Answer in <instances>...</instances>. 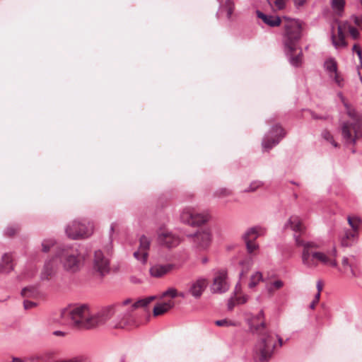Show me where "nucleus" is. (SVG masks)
I'll list each match as a JSON object with an SVG mask.
<instances>
[{
	"label": "nucleus",
	"mask_w": 362,
	"mask_h": 362,
	"mask_svg": "<svg viewBox=\"0 0 362 362\" xmlns=\"http://www.w3.org/2000/svg\"><path fill=\"white\" fill-rule=\"evenodd\" d=\"M131 303L132 300L127 298L122 303L105 306L93 315H90L88 305H81L63 310L61 315L63 319L69 321L75 327L92 329L104 325L117 311H121L124 306Z\"/></svg>",
	"instance_id": "f257e3e1"
},
{
	"label": "nucleus",
	"mask_w": 362,
	"mask_h": 362,
	"mask_svg": "<svg viewBox=\"0 0 362 362\" xmlns=\"http://www.w3.org/2000/svg\"><path fill=\"white\" fill-rule=\"evenodd\" d=\"M250 331L258 334L259 339L254 348V358L257 362H268L272 358L276 346L274 337L272 332L265 331L264 313L261 310L256 315L248 320Z\"/></svg>",
	"instance_id": "f03ea898"
},
{
	"label": "nucleus",
	"mask_w": 362,
	"mask_h": 362,
	"mask_svg": "<svg viewBox=\"0 0 362 362\" xmlns=\"http://www.w3.org/2000/svg\"><path fill=\"white\" fill-rule=\"evenodd\" d=\"M339 95L349 117L341 124V136L346 143L354 144L362 138V115L349 104L341 93Z\"/></svg>",
	"instance_id": "7ed1b4c3"
},
{
	"label": "nucleus",
	"mask_w": 362,
	"mask_h": 362,
	"mask_svg": "<svg viewBox=\"0 0 362 362\" xmlns=\"http://www.w3.org/2000/svg\"><path fill=\"white\" fill-rule=\"evenodd\" d=\"M284 28V45L290 54L291 63L295 66H299L302 63L303 54L301 50L296 52L301 37V23L296 20H290L285 23Z\"/></svg>",
	"instance_id": "20e7f679"
},
{
	"label": "nucleus",
	"mask_w": 362,
	"mask_h": 362,
	"mask_svg": "<svg viewBox=\"0 0 362 362\" xmlns=\"http://www.w3.org/2000/svg\"><path fill=\"white\" fill-rule=\"evenodd\" d=\"M155 299V296H148L142 299H139L132 303V308L126 311H123L119 314L112 322V325L115 329H131L139 326L136 317L132 314L133 310L139 308H146L148 304Z\"/></svg>",
	"instance_id": "39448f33"
},
{
	"label": "nucleus",
	"mask_w": 362,
	"mask_h": 362,
	"mask_svg": "<svg viewBox=\"0 0 362 362\" xmlns=\"http://www.w3.org/2000/svg\"><path fill=\"white\" fill-rule=\"evenodd\" d=\"M56 256L59 258L64 269L69 273L79 272L84 265L85 256L78 250H70L65 247H58Z\"/></svg>",
	"instance_id": "423d86ee"
},
{
	"label": "nucleus",
	"mask_w": 362,
	"mask_h": 362,
	"mask_svg": "<svg viewBox=\"0 0 362 362\" xmlns=\"http://www.w3.org/2000/svg\"><path fill=\"white\" fill-rule=\"evenodd\" d=\"M112 243L106 246L105 250H97L94 252L93 259V270L94 273L103 277L110 271V257L112 250Z\"/></svg>",
	"instance_id": "0eeeda50"
},
{
	"label": "nucleus",
	"mask_w": 362,
	"mask_h": 362,
	"mask_svg": "<svg viewBox=\"0 0 362 362\" xmlns=\"http://www.w3.org/2000/svg\"><path fill=\"white\" fill-rule=\"evenodd\" d=\"M180 219L182 223L191 226H202L211 223V215L206 212H197L192 209H185L182 211Z\"/></svg>",
	"instance_id": "6e6552de"
},
{
	"label": "nucleus",
	"mask_w": 362,
	"mask_h": 362,
	"mask_svg": "<svg viewBox=\"0 0 362 362\" xmlns=\"http://www.w3.org/2000/svg\"><path fill=\"white\" fill-rule=\"evenodd\" d=\"M187 238L194 247L199 250H204L208 247L211 243L209 228H198L195 233L188 234Z\"/></svg>",
	"instance_id": "1a4fd4ad"
},
{
	"label": "nucleus",
	"mask_w": 362,
	"mask_h": 362,
	"mask_svg": "<svg viewBox=\"0 0 362 362\" xmlns=\"http://www.w3.org/2000/svg\"><path fill=\"white\" fill-rule=\"evenodd\" d=\"M226 278L227 272L225 269H221L216 274L211 287L213 293H222L228 290L229 285L226 281Z\"/></svg>",
	"instance_id": "9d476101"
},
{
	"label": "nucleus",
	"mask_w": 362,
	"mask_h": 362,
	"mask_svg": "<svg viewBox=\"0 0 362 362\" xmlns=\"http://www.w3.org/2000/svg\"><path fill=\"white\" fill-rule=\"evenodd\" d=\"M272 136L265 138L262 142V146L264 150L269 151L274 145L277 144L279 140L285 135V132L281 126H275L272 128Z\"/></svg>",
	"instance_id": "9b49d317"
},
{
	"label": "nucleus",
	"mask_w": 362,
	"mask_h": 362,
	"mask_svg": "<svg viewBox=\"0 0 362 362\" xmlns=\"http://www.w3.org/2000/svg\"><path fill=\"white\" fill-rule=\"evenodd\" d=\"M257 229L258 228H250L243 235L247 251L249 254H252L258 248V245L255 243V240L261 233Z\"/></svg>",
	"instance_id": "f8f14e48"
},
{
	"label": "nucleus",
	"mask_w": 362,
	"mask_h": 362,
	"mask_svg": "<svg viewBox=\"0 0 362 362\" xmlns=\"http://www.w3.org/2000/svg\"><path fill=\"white\" fill-rule=\"evenodd\" d=\"M93 228H66L65 233L71 240L86 239L93 233Z\"/></svg>",
	"instance_id": "ddd939ff"
},
{
	"label": "nucleus",
	"mask_w": 362,
	"mask_h": 362,
	"mask_svg": "<svg viewBox=\"0 0 362 362\" xmlns=\"http://www.w3.org/2000/svg\"><path fill=\"white\" fill-rule=\"evenodd\" d=\"M325 68L329 73V76L333 78L334 82L339 87H342L344 85V80L340 76L337 71V63L334 59H328L325 62Z\"/></svg>",
	"instance_id": "4468645a"
},
{
	"label": "nucleus",
	"mask_w": 362,
	"mask_h": 362,
	"mask_svg": "<svg viewBox=\"0 0 362 362\" xmlns=\"http://www.w3.org/2000/svg\"><path fill=\"white\" fill-rule=\"evenodd\" d=\"M158 242L160 245L168 248H172L177 246L180 243L178 236L170 232L161 233L158 236Z\"/></svg>",
	"instance_id": "2eb2a0df"
},
{
	"label": "nucleus",
	"mask_w": 362,
	"mask_h": 362,
	"mask_svg": "<svg viewBox=\"0 0 362 362\" xmlns=\"http://www.w3.org/2000/svg\"><path fill=\"white\" fill-rule=\"evenodd\" d=\"M57 267V257H52L47 259L45 262L43 269L41 272L40 277L42 280H48L54 275Z\"/></svg>",
	"instance_id": "dca6fc26"
},
{
	"label": "nucleus",
	"mask_w": 362,
	"mask_h": 362,
	"mask_svg": "<svg viewBox=\"0 0 362 362\" xmlns=\"http://www.w3.org/2000/svg\"><path fill=\"white\" fill-rule=\"evenodd\" d=\"M208 285V281L205 278H199L191 283L189 288V293L195 298H199L202 295L204 291Z\"/></svg>",
	"instance_id": "f3484780"
},
{
	"label": "nucleus",
	"mask_w": 362,
	"mask_h": 362,
	"mask_svg": "<svg viewBox=\"0 0 362 362\" xmlns=\"http://www.w3.org/2000/svg\"><path fill=\"white\" fill-rule=\"evenodd\" d=\"M346 26H342V24H339L337 27V33L334 34L332 33V44L336 49L344 48L347 46V42L345 40L344 30Z\"/></svg>",
	"instance_id": "a211bd4d"
},
{
	"label": "nucleus",
	"mask_w": 362,
	"mask_h": 362,
	"mask_svg": "<svg viewBox=\"0 0 362 362\" xmlns=\"http://www.w3.org/2000/svg\"><path fill=\"white\" fill-rule=\"evenodd\" d=\"M319 252L314 250H305L302 252V262L308 268H315L317 267V262Z\"/></svg>",
	"instance_id": "6ab92c4d"
},
{
	"label": "nucleus",
	"mask_w": 362,
	"mask_h": 362,
	"mask_svg": "<svg viewBox=\"0 0 362 362\" xmlns=\"http://www.w3.org/2000/svg\"><path fill=\"white\" fill-rule=\"evenodd\" d=\"M358 228H350L347 229L341 236V244L343 247H349L354 244L358 238Z\"/></svg>",
	"instance_id": "aec40b11"
},
{
	"label": "nucleus",
	"mask_w": 362,
	"mask_h": 362,
	"mask_svg": "<svg viewBox=\"0 0 362 362\" xmlns=\"http://www.w3.org/2000/svg\"><path fill=\"white\" fill-rule=\"evenodd\" d=\"M173 268L171 264H155L150 268V274L152 276L160 278L169 273Z\"/></svg>",
	"instance_id": "412c9836"
},
{
	"label": "nucleus",
	"mask_w": 362,
	"mask_h": 362,
	"mask_svg": "<svg viewBox=\"0 0 362 362\" xmlns=\"http://www.w3.org/2000/svg\"><path fill=\"white\" fill-rule=\"evenodd\" d=\"M341 264L344 273H347L349 271L351 277L356 276V274L354 271L356 265V259L354 256L351 255L350 257H344L342 258Z\"/></svg>",
	"instance_id": "4be33fe9"
},
{
	"label": "nucleus",
	"mask_w": 362,
	"mask_h": 362,
	"mask_svg": "<svg viewBox=\"0 0 362 362\" xmlns=\"http://www.w3.org/2000/svg\"><path fill=\"white\" fill-rule=\"evenodd\" d=\"M12 255L5 253L1 257L0 264V273L7 274L13 269Z\"/></svg>",
	"instance_id": "5701e85b"
},
{
	"label": "nucleus",
	"mask_w": 362,
	"mask_h": 362,
	"mask_svg": "<svg viewBox=\"0 0 362 362\" xmlns=\"http://www.w3.org/2000/svg\"><path fill=\"white\" fill-rule=\"evenodd\" d=\"M139 250L141 251L142 255L141 262L144 264L147 261L148 250L150 248L151 240L146 235H143L139 239Z\"/></svg>",
	"instance_id": "b1692460"
},
{
	"label": "nucleus",
	"mask_w": 362,
	"mask_h": 362,
	"mask_svg": "<svg viewBox=\"0 0 362 362\" xmlns=\"http://www.w3.org/2000/svg\"><path fill=\"white\" fill-rule=\"evenodd\" d=\"M175 305V303L173 300H168V302H164L162 303H158L153 308V315L154 316H158L160 315L164 314L167 311H168L170 309L173 308Z\"/></svg>",
	"instance_id": "393cba45"
},
{
	"label": "nucleus",
	"mask_w": 362,
	"mask_h": 362,
	"mask_svg": "<svg viewBox=\"0 0 362 362\" xmlns=\"http://www.w3.org/2000/svg\"><path fill=\"white\" fill-rule=\"evenodd\" d=\"M294 238L297 245L302 246L303 247V251L313 250L320 247V245L315 241H304L301 240L299 236L294 234Z\"/></svg>",
	"instance_id": "a878e982"
},
{
	"label": "nucleus",
	"mask_w": 362,
	"mask_h": 362,
	"mask_svg": "<svg viewBox=\"0 0 362 362\" xmlns=\"http://www.w3.org/2000/svg\"><path fill=\"white\" fill-rule=\"evenodd\" d=\"M220 2L221 12H226V16L230 19L235 9V5L233 0H218Z\"/></svg>",
	"instance_id": "bb28decb"
},
{
	"label": "nucleus",
	"mask_w": 362,
	"mask_h": 362,
	"mask_svg": "<svg viewBox=\"0 0 362 362\" xmlns=\"http://www.w3.org/2000/svg\"><path fill=\"white\" fill-rule=\"evenodd\" d=\"M257 16L269 26H278L281 23V19L279 17L265 15L260 11H257Z\"/></svg>",
	"instance_id": "cd10ccee"
},
{
	"label": "nucleus",
	"mask_w": 362,
	"mask_h": 362,
	"mask_svg": "<svg viewBox=\"0 0 362 362\" xmlns=\"http://www.w3.org/2000/svg\"><path fill=\"white\" fill-rule=\"evenodd\" d=\"M321 262L325 265H329L332 267H337L338 264L335 259L331 258L327 253L319 252L317 262Z\"/></svg>",
	"instance_id": "c85d7f7f"
},
{
	"label": "nucleus",
	"mask_w": 362,
	"mask_h": 362,
	"mask_svg": "<svg viewBox=\"0 0 362 362\" xmlns=\"http://www.w3.org/2000/svg\"><path fill=\"white\" fill-rule=\"evenodd\" d=\"M331 3L333 10L340 16L344 11L345 0H331Z\"/></svg>",
	"instance_id": "c756f323"
},
{
	"label": "nucleus",
	"mask_w": 362,
	"mask_h": 362,
	"mask_svg": "<svg viewBox=\"0 0 362 362\" xmlns=\"http://www.w3.org/2000/svg\"><path fill=\"white\" fill-rule=\"evenodd\" d=\"M262 280V274L259 272H255L250 277V283L248 284L249 288H255L259 284V282Z\"/></svg>",
	"instance_id": "7c9ffc66"
},
{
	"label": "nucleus",
	"mask_w": 362,
	"mask_h": 362,
	"mask_svg": "<svg viewBox=\"0 0 362 362\" xmlns=\"http://www.w3.org/2000/svg\"><path fill=\"white\" fill-rule=\"evenodd\" d=\"M240 264L243 267L242 271L240 272V277L242 278L250 269L252 264V260L251 258L246 259L240 262Z\"/></svg>",
	"instance_id": "2f4dec72"
},
{
	"label": "nucleus",
	"mask_w": 362,
	"mask_h": 362,
	"mask_svg": "<svg viewBox=\"0 0 362 362\" xmlns=\"http://www.w3.org/2000/svg\"><path fill=\"white\" fill-rule=\"evenodd\" d=\"M56 244V241L54 239H45L42 243V251L47 252L50 248Z\"/></svg>",
	"instance_id": "473e14b6"
},
{
	"label": "nucleus",
	"mask_w": 362,
	"mask_h": 362,
	"mask_svg": "<svg viewBox=\"0 0 362 362\" xmlns=\"http://www.w3.org/2000/svg\"><path fill=\"white\" fill-rule=\"evenodd\" d=\"M344 25L346 26V29L348 30L351 37L354 40H356V39L359 38L360 34H359L358 30L356 28L349 25L348 23H344L342 25L343 27Z\"/></svg>",
	"instance_id": "72a5a7b5"
},
{
	"label": "nucleus",
	"mask_w": 362,
	"mask_h": 362,
	"mask_svg": "<svg viewBox=\"0 0 362 362\" xmlns=\"http://www.w3.org/2000/svg\"><path fill=\"white\" fill-rule=\"evenodd\" d=\"M269 4L274 10H281L284 8L285 5L284 0H267Z\"/></svg>",
	"instance_id": "f704fd0d"
},
{
	"label": "nucleus",
	"mask_w": 362,
	"mask_h": 362,
	"mask_svg": "<svg viewBox=\"0 0 362 362\" xmlns=\"http://www.w3.org/2000/svg\"><path fill=\"white\" fill-rule=\"evenodd\" d=\"M350 226H359L362 225V218L357 216H350L347 218Z\"/></svg>",
	"instance_id": "c9c22d12"
},
{
	"label": "nucleus",
	"mask_w": 362,
	"mask_h": 362,
	"mask_svg": "<svg viewBox=\"0 0 362 362\" xmlns=\"http://www.w3.org/2000/svg\"><path fill=\"white\" fill-rule=\"evenodd\" d=\"M215 196L219 198H223L232 194V192L227 188H221L215 192Z\"/></svg>",
	"instance_id": "e433bc0d"
},
{
	"label": "nucleus",
	"mask_w": 362,
	"mask_h": 362,
	"mask_svg": "<svg viewBox=\"0 0 362 362\" xmlns=\"http://www.w3.org/2000/svg\"><path fill=\"white\" fill-rule=\"evenodd\" d=\"M352 52L356 53L359 59L360 64L358 66V69L362 67V49L358 44H354L352 47Z\"/></svg>",
	"instance_id": "4c0bfd02"
},
{
	"label": "nucleus",
	"mask_w": 362,
	"mask_h": 362,
	"mask_svg": "<svg viewBox=\"0 0 362 362\" xmlns=\"http://www.w3.org/2000/svg\"><path fill=\"white\" fill-rule=\"evenodd\" d=\"M263 185V182L261 181H254L252 182L250 187L245 189V192H252L256 191L257 189L261 187Z\"/></svg>",
	"instance_id": "58836bf2"
},
{
	"label": "nucleus",
	"mask_w": 362,
	"mask_h": 362,
	"mask_svg": "<svg viewBox=\"0 0 362 362\" xmlns=\"http://www.w3.org/2000/svg\"><path fill=\"white\" fill-rule=\"evenodd\" d=\"M288 223L290 226H301L303 224L301 219L296 216H291L288 220Z\"/></svg>",
	"instance_id": "ea45409f"
},
{
	"label": "nucleus",
	"mask_w": 362,
	"mask_h": 362,
	"mask_svg": "<svg viewBox=\"0 0 362 362\" xmlns=\"http://www.w3.org/2000/svg\"><path fill=\"white\" fill-rule=\"evenodd\" d=\"M215 324L219 327H229L235 325V323L228 321L226 319L216 320Z\"/></svg>",
	"instance_id": "a19ab883"
},
{
	"label": "nucleus",
	"mask_w": 362,
	"mask_h": 362,
	"mask_svg": "<svg viewBox=\"0 0 362 362\" xmlns=\"http://www.w3.org/2000/svg\"><path fill=\"white\" fill-rule=\"evenodd\" d=\"M163 297L164 296H170L171 298H175L176 296H177V291L175 288H168L167 291H165V292L163 293V295H162Z\"/></svg>",
	"instance_id": "79ce46f5"
},
{
	"label": "nucleus",
	"mask_w": 362,
	"mask_h": 362,
	"mask_svg": "<svg viewBox=\"0 0 362 362\" xmlns=\"http://www.w3.org/2000/svg\"><path fill=\"white\" fill-rule=\"evenodd\" d=\"M322 136L325 139H326V140L329 141L330 143H332L334 147L338 146L337 144L333 139L332 135L329 132H324L322 134Z\"/></svg>",
	"instance_id": "37998d69"
},
{
	"label": "nucleus",
	"mask_w": 362,
	"mask_h": 362,
	"mask_svg": "<svg viewBox=\"0 0 362 362\" xmlns=\"http://www.w3.org/2000/svg\"><path fill=\"white\" fill-rule=\"evenodd\" d=\"M69 362H89V359L86 356H80L69 359Z\"/></svg>",
	"instance_id": "c03bdc74"
},
{
	"label": "nucleus",
	"mask_w": 362,
	"mask_h": 362,
	"mask_svg": "<svg viewBox=\"0 0 362 362\" xmlns=\"http://www.w3.org/2000/svg\"><path fill=\"white\" fill-rule=\"evenodd\" d=\"M17 232V228H7L4 234L8 237L13 236Z\"/></svg>",
	"instance_id": "a18cd8bd"
},
{
	"label": "nucleus",
	"mask_w": 362,
	"mask_h": 362,
	"mask_svg": "<svg viewBox=\"0 0 362 362\" xmlns=\"http://www.w3.org/2000/svg\"><path fill=\"white\" fill-rule=\"evenodd\" d=\"M36 305V303L35 302L25 300L23 301V306L25 310L30 309Z\"/></svg>",
	"instance_id": "49530a36"
},
{
	"label": "nucleus",
	"mask_w": 362,
	"mask_h": 362,
	"mask_svg": "<svg viewBox=\"0 0 362 362\" xmlns=\"http://www.w3.org/2000/svg\"><path fill=\"white\" fill-rule=\"evenodd\" d=\"M248 300V296L246 295L236 297L235 301L238 304H244Z\"/></svg>",
	"instance_id": "de8ad7c7"
},
{
	"label": "nucleus",
	"mask_w": 362,
	"mask_h": 362,
	"mask_svg": "<svg viewBox=\"0 0 362 362\" xmlns=\"http://www.w3.org/2000/svg\"><path fill=\"white\" fill-rule=\"evenodd\" d=\"M353 20L357 26L362 28V16H354Z\"/></svg>",
	"instance_id": "09e8293b"
},
{
	"label": "nucleus",
	"mask_w": 362,
	"mask_h": 362,
	"mask_svg": "<svg viewBox=\"0 0 362 362\" xmlns=\"http://www.w3.org/2000/svg\"><path fill=\"white\" fill-rule=\"evenodd\" d=\"M327 254L328 255V256L331 257V258L336 259L337 255L336 247H333L331 250L327 252Z\"/></svg>",
	"instance_id": "8fccbe9b"
},
{
	"label": "nucleus",
	"mask_w": 362,
	"mask_h": 362,
	"mask_svg": "<svg viewBox=\"0 0 362 362\" xmlns=\"http://www.w3.org/2000/svg\"><path fill=\"white\" fill-rule=\"evenodd\" d=\"M273 286L276 288H281L284 286V282L281 280H276L272 283Z\"/></svg>",
	"instance_id": "3c124183"
},
{
	"label": "nucleus",
	"mask_w": 362,
	"mask_h": 362,
	"mask_svg": "<svg viewBox=\"0 0 362 362\" xmlns=\"http://www.w3.org/2000/svg\"><path fill=\"white\" fill-rule=\"evenodd\" d=\"M39 359H40V356H30V357L26 358V361L38 362Z\"/></svg>",
	"instance_id": "603ef678"
},
{
	"label": "nucleus",
	"mask_w": 362,
	"mask_h": 362,
	"mask_svg": "<svg viewBox=\"0 0 362 362\" xmlns=\"http://www.w3.org/2000/svg\"><path fill=\"white\" fill-rule=\"evenodd\" d=\"M134 257L141 262L142 255L140 250L134 252Z\"/></svg>",
	"instance_id": "864d4df0"
},
{
	"label": "nucleus",
	"mask_w": 362,
	"mask_h": 362,
	"mask_svg": "<svg viewBox=\"0 0 362 362\" xmlns=\"http://www.w3.org/2000/svg\"><path fill=\"white\" fill-rule=\"evenodd\" d=\"M307 0H294L295 4L297 6H301L305 4Z\"/></svg>",
	"instance_id": "5fc2aeb1"
},
{
	"label": "nucleus",
	"mask_w": 362,
	"mask_h": 362,
	"mask_svg": "<svg viewBox=\"0 0 362 362\" xmlns=\"http://www.w3.org/2000/svg\"><path fill=\"white\" fill-rule=\"evenodd\" d=\"M30 291V289L29 288H24L22 291H21V295L23 296H29V295L28 294V292Z\"/></svg>",
	"instance_id": "6e6d98bb"
},
{
	"label": "nucleus",
	"mask_w": 362,
	"mask_h": 362,
	"mask_svg": "<svg viewBox=\"0 0 362 362\" xmlns=\"http://www.w3.org/2000/svg\"><path fill=\"white\" fill-rule=\"evenodd\" d=\"M316 287L317 289V293H320L321 291L322 290V284L321 281H318L317 282Z\"/></svg>",
	"instance_id": "4d7b16f0"
},
{
	"label": "nucleus",
	"mask_w": 362,
	"mask_h": 362,
	"mask_svg": "<svg viewBox=\"0 0 362 362\" xmlns=\"http://www.w3.org/2000/svg\"><path fill=\"white\" fill-rule=\"evenodd\" d=\"M320 297V293H317L315 294V296L314 299L313 300V302H315V303H317L319 302Z\"/></svg>",
	"instance_id": "13d9d810"
},
{
	"label": "nucleus",
	"mask_w": 362,
	"mask_h": 362,
	"mask_svg": "<svg viewBox=\"0 0 362 362\" xmlns=\"http://www.w3.org/2000/svg\"><path fill=\"white\" fill-rule=\"evenodd\" d=\"M54 334L56 336H64V332L62 331H55V332H54Z\"/></svg>",
	"instance_id": "bf43d9fd"
},
{
	"label": "nucleus",
	"mask_w": 362,
	"mask_h": 362,
	"mask_svg": "<svg viewBox=\"0 0 362 362\" xmlns=\"http://www.w3.org/2000/svg\"><path fill=\"white\" fill-rule=\"evenodd\" d=\"M276 337L278 338L279 346H281L283 345V339L278 335H276Z\"/></svg>",
	"instance_id": "052dcab7"
},
{
	"label": "nucleus",
	"mask_w": 362,
	"mask_h": 362,
	"mask_svg": "<svg viewBox=\"0 0 362 362\" xmlns=\"http://www.w3.org/2000/svg\"><path fill=\"white\" fill-rule=\"evenodd\" d=\"M313 117L315 118V119H326V117H318L315 114H313L312 115Z\"/></svg>",
	"instance_id": "680f3d73"
},
{
	"label": "nucleus",
	"mask_w": 362,
	"mask_h": 362,
	"mask_svg": "<svg viewBox=\"0 0 362 362\" xmlns=\"http://www.w3.org/2000/svg\"><path fill=\"white\" fill-rule=\"evenodd\" d=\"M202 262L203 264H206V263H207V262H208V258H207V257H203V258L202 259Z\"/></svg>",
	"instance_id": "e2e57ef3"
},
{
	"label": "nucleus",
	"mask_w": 362,
	"mask_h": 362,
	"mask_svg": "<svg viewBox=\"0 0 362 362\" xmlns=\"http://www.w3.org/2000/svg\"><path fill=\"white\" fill-rule=\"evenodd\" d=\"M316 304H317V303H315V302H313V301H312V302H311V303H310V308L311 309H314V308H315V305H316Z\"/></svg>",
	"instance_id": "0e129e2a"
},
{
	"label": "nucleus",
	"mask_w": 362,
	"mask_h": 362,
	"mask_svg": "<svg viewBox=\"0 0 362 362\" xmlns=\"http://www.w3.org/2000/svg\"><path fill=\"white\" fill-rule=\"evenodd\" d=\"M303 228H300V227H298V228H293V229L295 230V232L297 233V232H301V230L303 229Z\"/></svg>",
	"instance_id": "69168bd1"
},
{
	"label": "nucleus",
	"mask_w": 362,
	"mask_h": 362,
	"mask_svg": "<svg viewBox=\"0 0 362 362\" xmlns=\"http://www.w3.org/2000/svg\"><path fill=\"white\" fill-rule=\"evenodd\" d=\"M234 305L233 303H228V309L232 310L233 308Z\"/></svg>",
	"instance_id": "338daca9"
},
{
	"label": "nucleus",
	"mask_w": 362,
	"mask_h": 362,
	"mask_svg": "<svg viewBox=\"0 0 362 362\" xmlns=\"http://www.w3.org/2000/svg\"><path fill=\"white\" fill-rule=\"evenodd\" d=\"M177 296H180V297H182L184 298L185 297V294L183 293H177Z\"/></svg>",
	"instance_id": "774afa93"
}]
</instances>
